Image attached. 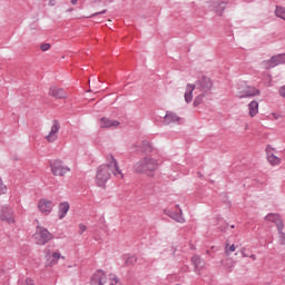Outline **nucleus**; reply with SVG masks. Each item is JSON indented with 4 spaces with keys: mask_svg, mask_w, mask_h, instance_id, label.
<instances>
[{
    "mask_svg": "<svg viewBox=\"0 0 285 285\" xmlns=\"http://www.w3.org/2000/svg\"><path fill=\"white\" fill-rule=\"evenodd\" d=\"M227 4H228V2H226L224 0H214L213 8H214V11L216 12V14L222 17V14H224V10H226Z\"/></svg>",
    "mask_w": 285,
    "mask_h": 285,
    "instance_id": "nucleus-17",
    "label": "nucleus"
},
{
    "mask_svg": "<svg viewBox=\"0 0 285 285\" xmlns=\"http://www.w3.org/2000/svg\"><path fill=\"white\" fill-rule=\"evenodd\" d=\"M210 253V250H207V255Z\"/></svg>",
    "mask_w": 285,
    "mask_h": 285,
    "instance_id": "nucleus-42",
    "label": "nucleus"
},
{
    "mask_svg": "<svg viewBox=\"0 0 285 285\" xmlns=\"http://www.w3.org/2000/svg\"><path fill=\"white\" fill-rule=\"evenodd\" d=\"M78 0H71L72 6H77Z\"/></svg>",
    "mask_w": 285,
    "mask_h": 285,
    "instance_id": "nucleus-38",
    "label": "nucleus"
},
{
    "mask_svg": "<svg viewBox=\"0 0 285 285\" xmlns=\"http://www.w3.org/2000/svg\"><path fill=\"white\" fill-rule=\"evenodd\" d=\"M235 250H237V246L235 245H229V244H226L225 245V254L226 255H230V253H235Z\"/></svg>",
    "mask_w": 285,
    "mask_h": 285,
    "instance_id": "nucleus-26",
    "label": "nucleus"
},
{
    "mask_svg": "<svg viewBox=\"0 0 285 285\" xmlns=\"http://www.w3.org/2000/svg\"><path fill=\"white\" fill-rule=\"evenodd\" d=\"M68 210H70V204L68 202L60 203L58 205L59 219H63V217H66V215H68Z\"/></svg>",
    "mask_w": 285,
    "mask_h": 285,
    "instance_id": "nucleus-19",
    "label": "nucleus"
},
{
    "mask_svg": "<svg viewBox=\"0 0 285 285\" xmlns=\"http://www.w3.org/2000/svg\"><path fill=\"white\" fill-rule=\"evenodd\" d=\"M60 129H61V125L59 124V120H53L51 130L46 136V139H47V141H49V144H55V141H57V139L59 137Z\"/></svg>",
    "mask_w": 285,
    "mask_h": 285,
    "instance_id": "nucleus-8",
    "label": "nucleus"
},
{
    "mask_svg": "<svg viewBox=\"0 0 285 285\" xmlns=\"http://www.w3.org/2000/svg\"><path fill=\"white\" fill-rule=\"evenodd\" d=\"M109 279H112L114 282L110 283V285H116L119 283V278L115 274L109 275Z\"/></svg>",
    "mask_w": 285,
    "mask_h": 285,
    "instance_id": "nucleus-29",
    "label": "nucleus"
},
{
    "mask_svg": "<svg viewBox=\"0 0 285 285\" xmlns=\"http://www.w3.org/2000/svg\"><path fill=\"white\" fill-rule=\"evenodd\" d=\"M118 179H124V173L119 168V163L115 159V156H107V164L100 165L96 171V184L99 188H106V184L110 180L111 174Z\"/></svg>",
    "mask_w": 285,
    "mask_h": 285,
    "instance_id": "nucleus-1",
    "label": "nucleus"
},
{
    "mask_svg": "<svg viewBox=\"0 0 285 285\" xmlns=\"http://www.w3.org/2000/svg\"><path fill=\"white\" fill-rule=\"evenodd\" d=\"M179 121H181V117L173 111H166V115L164 117L165 126H170V124H179Z\"/></svg>",
    "mask_w": 285,
    "mask_h": 285,
    "instance_id": "nucleus-15",
    "label": "nucleus"
},
{
    "mask_svg": "<svg viewBox=\"0 0 285 285\" xmlns=\"http://www.w3.org/2000/svg\"><path fill=\"white\" fill-rule=\"evenodd\" d=\"M51 173L55 177H66L70 173V167L66 166L63 161L57 159L50 164Z\"/></svg>",
    "mask_w": 285,
    "mask_h": 285,
    "instance_id": "nucleus-4",
    "label": "nucleus"
},
{
    "mask_svg": "<svg viewBox=\"0 0 285 285\" xmlns=\"http://www.w3.org/2000/svg\"><path fill=\"white\" fill-rule=\"evenodd\" d=\"M38 208L42 215H50V213H52V208H55V203L52 200L41 198L38 202Z\"/></svg>",
    "mask_w": 285,
    "mask_h": 285,
    "instance_id": "nucleus-9",
    "label": "nucleus"
},
{
    "mask_svg": "<svg viewBox=\"0 0 285 285\" xmlns=\"http://www.w3.org/2000/svg\"><path fill=\"white\" fill-rule=\"evenodd\" d=\"M262 91L253 86H246L245 90L240 91L239 99H248L253 97H259Z\"/></svg>",
    "mask_w": 285,
    "mask_h": 285,
    "instance_id": "nucleus-10",
    "label": "nucleus"
},
{
    "mask_svg": "<svg viewBox=\"0 0 285 285\" xmlns=\"http://www.w3.org/2000/svg\"><path fill=\"white\" fill-rule=\"evenodd\" d=\"M49 95L50 97H55V99H66V97H68L66 91L58 87H51L49 89Z\"/></svg>",
    "mask_w": 285,
    "mask_h": 285,
    "instance_id": "nucleus-18",
    "label": "nucleus"
},
{
    "mask_svg": "<svg viewBox=\"0 0 285 285\" xmlns=\"http://www.w3.org/2000/svg\"><path fill=\"white\" fill-rule=\"evenodd\" d=\"M195 91V85L188 83L185 91V101L190 104L193 101V92Z\"/></svg>",
    "mask_w": 285,
    "mask_h": 285,
    "instance_id": "nucleus-22",
    "label": "nucleus"
},
{
    "mask_svg": "<svg viewBox=\"0 0 285 285\" xmlns=\"http://www.w3.org/2000/svg\"><path fill=\"white\" fill-rule=\"evenodd\" d=\"M273 150H275V148H273L271 145L266 147L267 161L271 164V166H279L282 164V159L275 156Z\"/></svg>",
    "mask_w": 285,
    "mask_h": 285,
    "instance_id": "nucleus-12",
    "label": "nucleus"
},
{
    "mask_svg": "<svg viewBox=\"0 0 285 285\" xmlns=\"http://www.w3.org/2000/svg\"><path fill=\"white\" fill-rule=\"evenodd\" d=\"M56 0H49V6H55Z\"/></svg>",
    "mask_w": 285,
    "mask_h": 285,
    "instance_id": "nucleus-36",
    "label": "nucleus"
},
{
    "mask_svg": "<svg viewBox=\"0 0 285 285\" xmlns=\"http://www.w3.org/2000/svg\"><path fill=\"white\" fill-rule=\"evenodd\" d=\"M51 48L50 43H42L40 46V50H42V52H48V50Z\"/></svg>",
    "mask_w": 285,
    "mask_h": 285,
    "instance_id": "nucleus-30",
    "label": "nucleus"
},
{
    "mask_svg": "<svg viewBox=\"0 0 285 285\" xmlns=\"http://www.w3.org/2000/svg\"><path fill=\"white\" fill-rule=\"evenodd\" d=\"M164 214L167 215V217H170V219H174V222H177L178 224H186V218H184V212L181 208H179V213L173 212L171 209H165Z\"/></svg>",
    "mask_w": 285,
    "mask_h": 285,
    "instance_id": "nucleus-11",
    "label": "nucleus"
},
{
    "mask_svg": "<svg viewBox=\"0 0 285 285\" xmlns=\"http://www.w3.org/2000/svg\"><path fill=\"white\" fill-rule=\"evenodd\" d=\"M46 259H47V266H57L59 264V259H66V257L61 256V253L55 252L52 254L47 253L46 254Z\"/></svg>",
    "mask_w": 285,
    "mask_h": 285,
    "instance_id": "nucleus-13",
    "label": "nucleus"
},
{
    "mask_svg": "<svg viewBox=\"0 0 285 285\" xmlns=\"http://www.w3.org/2000/svg\"><path fill=\"white\" fill-rule=\"evenodd\" d=\"M232 228H235V225H232Z\"/></svg>",
    "mask_w": 285,
    "mask_h": 285,
    "instance_id": "nucleus-41",
    "label": "nucleus"
},
{
    "mask_svg": "<svg viewBox=\"0 0 285 285\" xmlns=\"http://www.w3.org/2000/svg\"><path fill=\"white\" fill-rule=\"evenodd\" d=\"M159 167V163L150 157H145L134 165V171L138 175H148L153 177V174Z\"/></svg>",
    "mask_w": 285,
    "mask_h": 285,
    "instance_id": "nucleus-2",
    "label": "nucleus"
},
{
    "mask_svg": "<svg viewBox=\"0 0 285 285\" xmlns=\"http://www.w3.org/2000/svg\"><path fill=\"white\" fill-rule=\"evenodd\" d=\"M33 237H35L36 244H38V246H46V244H48V242H51V239L55 238L52 233H50L48 229H46L43 227H39V226L37 227V232Z\"/></svg>",
    "mask_w": 285,
    "mask_h": 285,
    "instance_id": "nucleus-3",
    "label": "nucleus"
},
{
    "mask_svg": "<svg viewBox=\"0 0 285 285\" xmlns=\"http://www.w3.org/2000/svg\"><path fill=\"white\" fill-rule=\"evenodd\" d=\"M274 117H275V119H279V116H277L276 114H274Z\"/></svg>",
    "mask_w": 285,
    "mask_h": 285,
    "instance_id": "nucleus-40",
    "label": "nucleus"
},
{
    "mask_svg": "<svg viewBox=\"0 0 285 285\" xmlns=\"http://www.w3.org/2000/svg\"><path fill=\"white\" fill-rule=\"evenodd\" d=\"M137 264V256H129L125 262V266H135Z\"/></svg>",
    "mask_w": 285,
    "mask_h": 285,
    "instance_id": "nucleus-25",
    "label": "nucleus"
},
{
    "mask_svg": "<svg viewBox=\"0 0 285 285\" xmlns=\"http://www.w3.org/2000/svg\"><path fill=\"white\" fill-rule=\"evenodd\" d=\"M191 264L195 266V273H197L199 266L202 265V258L198 255L193 256Z\"/></svg>",
    "mask_w": 285,
    "mask_h": 285,
    "instance_id": "nucleus-23",
    "label": "nucleus"
},
{
    "mask_svg": "<svg viewBox=\"0 0 285 285\" xmlns=\"http://www.w3.org/2000/svg\"><path fill=\"white\" fill-rule=\"evenodd\" d=\"M240 254L243 255V257H248V254H246V247H243L240 249Z\"/></svg>",
    "mask_w": 285,
    "mask_h": 285,
    "instance_id": "nucleus-34",
    "label": "nucleus"
},
{
    "mask_svg": "<svg viewBox=\"0 0 285 285\" xmlns=\"http://www.w3.org/2000/svg\"><path fill=\"white\" fill-rule=\"evenodd\" d=\"M282 63H285V53H278L268 60H263L261 66H263L265 70H271L272 68H276V66H282Z\"/></svg>",
    "mask_w": 285,
    "mask_h": 285,
    "instance_id": "nucleus-5",
    "label": "nucleus"
},
{
    "mask_svg": "<svg viewBox=\"0 0 285 285\" xmlns=\"http://www.w3.org/2000/svg\"><path fill=\"white\" fill-rule=\"evenodd\" d=\"M278 235H279V244H282V246H284V244H285L284 229L278 230Z\"/></svg>",
    "mask_w": 285,
    "mask_h": 285,
    "instance_id": "nucleus-28",
    "label": "nucleus"
},
{
    "mask_svg": "<svg viewBox=\"0 0 285 285\" xmlns=\"http://www.w3.org/2000/svg\"><path fill=\"white\" fill-rule=\"evenodd\" d=\"M266 222L276 224L278 230H284V222L279 218V214H267L265 216Z\"/></svg>",
    "mask_w": 285,
    "mask_h": 285,
    "instance_id": "nucleus-16",
    "label": "nucleus"
},
{
    "mask_svg": "<svg viewBox=\"0 0 285 285\" xmlns=\"http://www.w3.org/2000/svg\"><path fill=\"white\" fill-rule=\"evenodd\" d=\"M8 193V187L3 185V180L0 178V195H6Z\"/></svg>",
    "mask_w": 285,
    "mask_h": 285,
    "instance_id": "nucleus-27",
    "label": "nucleus"
},
{
    "mask_svg": "<svg viewBox=\"0 0 285 285\" xmlns=\"http://www.w3.org/2000/svg\"><path fill=\"white\" fill-rule=\"evenodd\" d=\"M83 233H86V225L80 224V225H79V234H80V235H83Z\"/></svg>",
    "mask_w": 285,
    "mask_h": 285,
    "instance_id": "nucleus-32",
    "label": "nucleus"
},
{
    "mask_svg": "<svg viewBox=\"0 0 285 285\" xmlns=\"http://www.w3.org/2000/svg\"><path fill=\"white\" fill-rule=\"evenodd\" d=\"M26 283L27 285H35V281H32V278H27Z\"/></svg>",
    "mask_w": 285,
    "mask_h": 285,
    "instance_id": "nucleus-35",
    "label": "nucleus"
},
{
    "mask_svg": "<svg viewBox=\"0 0 285 285\" xmlns=\"http://www.w3.org/2000/svg\"><path fill=\"white\" fill-rule=\"evenodd\" d=\"M195 88L197 90H200V92H203L204 95H206V92H210V90H213V81L210 80V78L203 76L202 78H199L196 82H195Z\"/></svg>",
    "mask_w": 285,
    "mask_h": 285,
    "instance_id": "nucleus-6",
    "label": "nucleus"
},
{
    "mask_svg": "<svg viewBox=\"0 0 285 285\" xmlns=\"http://www.w3.org/2000/svg\"><path fill=\"white\" fill-rule=\"evenodd\" d=\"M107 279L106 272L98 269L91 277V285H105Z\"/></svg>",
    "mask_w": 285,
    "mask_h": 285,
    "instance_id": "nucleus-14",
    "label": "nucleus"
},
{
    "mask_svg": "<svg viewBox=\"0 0 285 285\" xmlns=\"http://www.w3.org/2000/svg\"><path fill=\"white\" fill-rule=\"evenodd\" d=\"M106 12H108V10L105 9L100 12L92 13L90 17H99V14H106Z\"/></svg>",
    "mask_w": 285,
    "mask_h": 285,
    "instance_id": "nucleus-33",
    "label": "nucleus"
},
{
    "mask_svg": "<svg viewBox=\"0 0 285 285\" xmlns=\"http://www.w3.org/2000/svg\"><path fill=\"white\" fill-rule=\"evenodd\" d=\"M177 208H179V205H176Z\"/></svg>",
    "mask_w": 285,
    "mask_h": 285,
    "instance_id": "nucleus-43",
    "label": "nucleus"
},
{
    "mask_svg": "<svg viewBox=\"0 0 285 285\" xmlns=\"http://www.w3.org/2000/svg\"><path fill=\"white\" fill-rule=\"evenodd\" d=\"M119 126V121L111 120L109 118H101L100 119V128H117Z\"/></svg>",
    "mask_w": 285,
    "mask_h": 285,
    "instance_id": "nucleus-20",
    "label": "nucleus"
},
{
    "mask_svg": "<svg viewBox=\"0 0 285 285\" xmlns=\"http://www.w3.org/2000/svg\"><path fill=\"white\" fill-rule=\"evenodd\" d=\"M94 3H101V0H92Z\"/></svg>",
    "mask_w": 285,
    "mask_h": 285,
    "instance_id": "nucleus-39",
    "label": "nucleus"
},
{
    "mask_svg": "<svg viewBox=\"0 0 285 285\" xmlns=\"http://www.w3.org/2000/svg\"><path fill=\"white\" fill-rule=\"evenodd\" d=\"M249 257L250 259H254V261L257 259V256H255V254H252Z\"/></svg>",
    "mask_w": 285,
    "mask_h": 285,
    "instance_id": "nucleus-37",
    "label": "nucleus"
},
{
    "mask_svg": "<svg viewBox=\"0 0 285 285\" xmlns=\"http://www.w3.org/2000/svg\"><path fill=\"white\" fill-rule=\"evenodd\" d=\"M0 219L1 222H6V224H14V210L8 205L2 206L0 210Z\"/></svg>",
    "mask_w": 285,
    "mask_h": 285,
    "instance_id": "nucleus-7",
    "label": "nucleus"
},
{
    "mask_svg": "<svg viewBox=\"0 0 285 285\" xmlns=\"http://www.w3.org/2000/svg\"><path fill=\"white\" fill-rule=\"evenodd\" d=\"M249 117H255L259 112V102L253 100L248 104Z\"/></svg>",
    "mask_w": 285,
    "mask_h": 285,
    "instance_id": "nucleus-21",
    "label": "nucleus"
},
{
    "mask_svg": "<svg viewBox=\"0 0 285 285\" xmlns=\"http://www.w3.org/2000/svg\"><path fill=\"white\" fill-rule=\"evenodd\" d=\"M204 97H206V94H199L195 99H194V107L197 108V106H200V104H204Z\"/></svg>",
    "mask_w": 285,
    "mask_h": 285,
    "instance_id": "nucleus-24",
    "label": "nucleus"
},
{
    "mask_svg": "<svg viewBox=\"0 0 285 285\" xmlns=\"http://www.w3.org/2000/svg\"><path fill=\"white\" fill-rule=\"evenodd\" d=\"M278 94L285 99V85L278 89Z\"/></svg>",
    "mask_w": 285,
    "mask_h": 285,
    "instance_id": "nucleus-31",
    "label": "nucleus"
}]
</instances>
